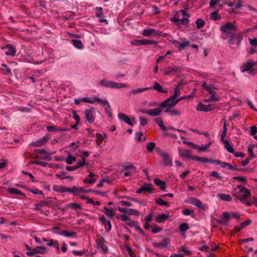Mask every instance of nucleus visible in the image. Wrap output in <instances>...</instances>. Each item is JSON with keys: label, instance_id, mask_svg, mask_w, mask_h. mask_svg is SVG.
I'll use <instances>...</instances> for the list:
<instances>
[{"label": "nucleus", "instance_id": "obj_1", "mask_svg": "<svg viewBox=\"0 0 257 257\" xmlns=\"http://www.w3.org/2000/svg\"><path fill=\"white\" fill-rule=\"evenodd\" d=\"M232 195L235 198L239 200L245 205L250 206L252 202L247 200L248 197L251 196V192L249 189L241 185H238L232 191Z\"/></svg>", "mask_w": 257, "mask_h": 257}, {"label": "nucleus", "instance_id": "obj_12", "mask_svg": "<svg viewBox=\"0 0 257 257\" xmlns=\"http://www.w3.org/2000/svg\"><path fill=\"white\" fill-rule=\"evenodd\" d=\"M153 190V186L152 184L145 183L141 188H139L137 190L136 192L138 194H141V193H143V192L147 191L150 193H151Z\"/></svg>", "mask_w": 257, "mask_h": 257}, {"label": "nucleus", "instance_id": "obj_54", "mask_svg": "<svg viewBox=\"0 0 257 257\" xmlns=\"http://www.w3.org/2000/svg\"><path fill=\"white\" fill-rule=\"evenodd\" d=\"M192 160H196L198 162H202L203 163L208 162L207 158L204 157H199L195 156H194L193 158H192Z\"/></svg>", "mask_w": 257, "mask_h": 257}, {"label": "nucleus", "instance_id": "obj_31", "mask_svg": "<svg viewBox=\"0 0 257 257\" xmlns=\"http://www.w3.org/2000/svg\"><path fill=\"white\" fill-rule=\"evenodd\" d=\"M154 182L157 186L159 187L161 190H164L166 188V183L164 181L158 178H155L154 179Z\"/></svg>", "mask_w": 257, "mask_h": 257}, {"label": "nucleus", "instance_id": "obj_43", "mask_svg": "<svg viewBox=\"0 0 257 257\" xmlns=\"http://www.w3.org/2000/svg\"><path fill=\"white\" fill-rule=\"evenodd\" d=\"M212 144V142H210L203 146H199L197 145L196 149H197L199 151H205L210 147Z\"/></svg>", "mask_w": 257, "mask_h": 257}, {"label": "nucleus", "instance_id": "obj_9", "mask_svg": "<svg viewBox=\"0 0 257 257\" xmlns=\"http://www.w3.org/2000/svg\"><path fill=\"white\" fill-rule=\"evenodd\" d=\"M188 203L190 204L194 205L200 209L202 210H205L206 207L205 205H204L202 202L197 198L194 197H190L188 198V200L187 202Z\"/></svg>", "mask_w": 257, "mask_h": 257}, {"label": "nucleus", "instance_id": "obj_59", "mask_svg": "<svg viewBox=\"0 0 257 257\" xmlns=\"http://www.w3.org/2000/svg\"><path fill=\"white\" fill-rule=\"evenodd\" d=\"M217 165H220L222 168H225L228 167V169H233V166L226 162H221L218 160V162H217Z\"/></svg>", "mask_w": 257, "mask_h": 257}, {"label": "nucleus", "instance_id": "obj_26", "mask_svg": "<svg viewBox=\"0 0 257 257\" xmlns=\"http://www.w3.org/2000/svg\"><path fill=\"white\" fill-rule=\"evenodd\" d=\"M7 50L6 51L5 54L8 56H14L16 54V49L14 47L11 45H7L6 46Z\"/></svg>", "mask_w": 257, "mask_h": 257}, {"label": "nucleus", "instance_id": "obj_35", "mask_svg": "<svg viewBox=\"0 0 257 257\" xmlns=\"http://www.w3.org/2000/svg\"><path fill=\"white\" fill-rule=\"evenodd\" d=\"M71 42L76 48L78 49H82L83 48V45L80 40L72 39Z\"/></svg>", "mask_w": 257, "mask_h": 257}, {"label": "nucleus", "instance_id": "obj_27", "mask_svg": "<svg viewBox=\"0 0 257 257\" xmlns=\"http://www.w3.org/2000/svg\"><path fill=\"white\" fill-rule=\"evenodd\" d=\"M171 107H170V106L165 107L164 108V111L165 112L169 113L172 116H177V115H179L180 114V112L178 110H176V109L171 110L170 108Z\"/></svg>", "mask_w": 257, "mask_h": 257}, {"label": "nucleus", "instance_id": "obj_62", "mask_svg": "<svg viewBox=\"0 0 257 257\" xmlns=\"http://www.w3.org/2000/svg\"><path fill=\"white\" fill-rule=\"evenodd\" d=\"M72 253L74 255L81 256L85 254V249H83V250H82L80 251H77L75 250H73L72 251Z\"/></svg>", "mask_w": 257, "mask_h": 257}, {"label": "nucleus", "instance_id": "obj_10", "mask_svg": "<svg viewBox=\"0 0 257 257\" xmlns=\"http://www.w3.org/2000/svg\"><path fill=\"white\" fill-rule=\"evenodd\" d=\"M196 109L198 111L208 112L213 110L214 108L211 104L206 105L202 102H199L196 106Z\"/></svg>", "mask_w": 257, "mask_h": 257}, {"label": "nucleus", "instance_id": "obj_49", "mask_svg": "<svg viewBox=\"0 0 257 257\" xmlns=\"http://www.w3.org/2000/svg\"><path fill=\"white\" fill-rule=\"evenodd\" d=\"M27 190L34 194H38V195H41L44 196V193L42 192V191H41L37 188H34V189L28 188Z\"/></svg>", "mask_w": 257, "mask_h": 257}, {"label": "nucleus", "instance_id": "obj_64", "mask_svg": "<svg viewBox=\"0 0 257 257\" xmlns=\"http://www.w3.org/2000/svg\"><path fill=\"white\" fill-rule=\"evenodd\" d=\"M233 179L237 181V182H246V179L243 176H235L233 177Z\"/></svg>", "mask_w": 257, "mask_h": 257}, {"label": "nucleus", "instance_id": "obj_37", "mask_svg": "<svg viewBox=\"0 0 257 257\" xmlns=\"http://www.w3.org/2000/svg\"><path fill=\"white\" fill-rule=\"evenodd\" d=\"M152 87H145V88H137L136 89H133L131 91V93L133 94H137L138 93H141L143 92L146 91L147 90H148L149 89H152Z\"/></svg>", "mask_w": 257, "mask_h": 257}, {"label": "nucleus", "instance_id": "obj_15", "mask_svg": "<svg viewBox=\"0 0 257 257\" xmlns=\"http://www.w3.org/2000/svg\"><path fill=\"white\" fill-rule=\"evenodd\" d=\"M99 220L104 226L106 231H109L111 230V224L110 220H106L104 216H101L99 217Z\"/></svg>", "mask_w": 257, "mask_h": 257}, {"label": "nucleus", "instance_id": "obj_55", "mask_svg": "<svg viewBox=\"0 0 257 257\" xmlns=\"http://www.w3.org/2000/svg\"><path fill=\"white\" fill-rule=\"evenodd\" d=\"M123 169L125 171L130 170L131 171H134V172H135L136 171V168L134 166L130 164H128L124 166L123 167Z\"/></svg>", "mask_w": 257, "mask_h": 257}, {"label": "nucleus", "instance_id": "obj_58", "mask_svg": "<svg viewBox=\"0 0 257 257\" xmlns=\"http://www.w3.org/2000/svg\"><path fill=\"white\" fill-rule=\"evenodd\" d=\"M182 213L184 215H191L192 217H194V211L193 210H191L189 209H185L182 211Z\"/></svg>", "mask_w": 257, "mask_h": 257}, {"label": "nucleus", "instance_id": "obj_30", "mask_svg": "<svg viewBox=\"0 0 257 257\" xmlns=\"http://www.w3.org/2000/svg\"><path fill=\"white\" fill-rule=\"evenodd\" d=\"M217 196L219 199L223 201L230 202L232 200L231 196L229 194L219 193L217 194Z\"/></svg>", "mask_w": 257, "mask_h": 257}, {"label": "nucleus", "instance_id": "obj_11", "mask_svg": "<svg viewBox=\"0 0 257 257\" xmlns=\"http://www.w3.org/2000/svg\"><path fill=\"white\" fill-rule=\"evenodd\" d=\"M178 151L180 156L184 158L192 160V158L194 157L192 155V152L190 150L179 148Z\"/></svg>", "mask_w": 257, "mask_h": 257}, {"label": "nucleus", "instance_id": "obj_56", "mask_svg": "<svg viewBox=\"0 0 257 257\" xmlns=\"http://www.w3.org/2000/svg\"><path fill=\"white\" fill-rule=\"evenodd\" d=\"M223 130L221 134V142H223V140H226L224 139L227 133V128H226V122H224L223 124Z\"/></svg>", "mask_w": 257, "mask_h": 257}, {"label": "nucleus", "instance_id": "obj_39", "mask_svg": "<svg viewBox=\"0 0 257 257\" xmlns=\"http://www.w3.org/2000/svg\"><path fill=\"white\" fill-rule=\"evenodd\" d=\"M131 44L136 46L146 45V40H134L131 42Z\"/></svg>", "mask_w": 257, "mask_h": 257}, {"label": "nucleus", "instance_id": "obj_21", "mask_svg": "<svg viewBox=\"0 0 257 257\" xmlns=\"http://www.w3.org/2000/svg\"><path fill=\"white\" fill-rule=\"evenodd\" d=\"M224 145V148L230 153H234L232 144L228 140H223L222 142Z\"/></svg>", "mask_w": 257, "mask_h": 257}, {"label": "nucleus", "instance_id": "obj_29", "mask_svg": "<svg viewBox=\"0 0 257 257\" xmlns=\"http://www.w3.org/2000/svg\"><path fill=\"white\" fill-rule=\"evenodd\" d=\"M7 191L10 194H16V195H19L23 196H25V194L22 192L21 190L16 189L14 188H9L7 189Z\"/></svg>", "mask_w": 257, "mask_h": 257}, {"label": "nucleus", "instance_id": "obj_4", "mask_svg": "<svg viewBox=\"0 0 257 257\" xmlns=\"http://www.w3.org/2000/svg\"><path fill=\"white\" fill-rule=\"evenodd\" d=\"M99 83L101 86L110 88L121 89L127 87V85L124 83H117L106 79H102Z\"/></svg>", "mask_w": 257, "mask_h": 257}, {"label": "nucleus", "instance_id": "obj_2", "mask_svg": "<svg viewBox=\"0 0 257 257\" xmlns=\"http://www.w3.org/2000/svg\"><path fill=\"white\" fill-rule=\"evenodd\" d=\"M219 30L223 39L229 38L228 43L229 45L234 44V39L236 36V31L237 30L236 26L234 24L227 22L222 25L220 27Z\"/></svg>", "mask_w": 257, "mask_h": 257}, {"label": "nucleus", "instance_id": "obj_53", "mask_svg": "<svg viewBox=\"0 0 257 257\" xmlns=\"http://www.w3.org/2000/svg\"><path fill=\"white\" fill-rule=\"evenodd\" d=\"M156 202L159 205L166 206L167 207H169L170 206V203L169 202L163 200L161 198L156 199Z\"/></svg>", "mask_w": 257, "mask_h": 257}, {"label": "nucleus", "instance_id": "obj_46", "mask_svg": "<svg viewBox=\"0 0 257 257\" xmlns=\"http://www.w3.org/2000/svg\"><path fill=\"white\" fill-rule=\"evenodd\" d=\"M129 216L126 214H117L116 215V218L122 221H126L128 219Z\"/></svg>", "mask_w": 257, "mask_h": 257}, {"label": "nucleus", "instance_id": "obj_8", "mask_svg": "<svg viewBox=\"0 0 257 257\" xmlns=\"http://www.w3.org/2000/svg\"><path fill=\"white\" fill-rule=\"evenodd\" d=\"M211 96H217L216 94V91L218 90V88L213 84H208L206 81L202 83L201 85Z\"/></svg>", "mask_w": 257, "mask_h": 257}, {"label": "nucleus", "instance_id": "obj_5", "mask_svg": "<svg viewBox=\"0 0 257 257\" xmlns=\"http://www.w3.org/2000/svg\"><path fill=\"white\" fill-rule=\"evenodd\" d=\"M254 66H255V62L251 59L248 60L240 67V71L242 73L248 72V74H254L255 69L253 68Z\"/></svg>", "mask_w": 257, "mask_h": 257}, {"label": "nucleus", "instance_id": "obj_19", "mask_svg": "<svg viewBox=\"0 0 257 257\" xmlns=\"http://www.w3.org/2000/svg\"><path fill=\"white\" fill-rule=\"evenodd\" d=\"M68 192L74 196L79 195L80 193H82V187H78L74 186L71 188H68Z\"/></svg>", "mask_w": 257, "mask_h": 257}, {"label": "nucleus", "instance_id": "obj_20", "mask_svg": "<svg viewBox=\"0 0 257 257\" xmlns=\"http://www.w3.org/2000/svg\"><path fill=\"white\" fill-rule=\"evenodd\" d=\"M53 190L58 193L68 192V187L62 185H54L53 186Z\"/></svg>", "mask_w": 257, "mask_h": 257}, {"label": "nucleus", "instance_id": "obj_61", "mask_svg": "<svg viewBox=\"0 0 257 257\" xmlns=\"http://www.w3.org/2000/svg\"><path fill=\"white\" fill-rule=\"evenodd\" d=\"M128 214V215H134L136 216H139L140 215V213L138 210L132 208L129 209Z\"/></svg>", "mask_w": 257, "mask_h": 257}, {"label": "nucleus", "instance_id": "obj_24", "mask_svg": "<svg viewBox=\"0 0 257 257\" xmlns=\"http://www.w3.org/2000/svg\"><path fill=\"white\" fill-rule=\"evenodd\" d=\"M169 217V214L163 213L158 215L155 218V220L158 223H163L165 222Z\"/></svg>", "mask_w": 257, "mask_h": 257}, {"label": "nucleus", "instance_id": "obj_32", "mask_svg": "<svg viewBox=\"0 0 257 257\" xmlns=\"http://www.w3.org/2000/svg\"><path fill=\"white\" fill-rule=\"evenodd\" d=\"M47 245L48 246H53L57 250H60L59 243L57 240L54 239H49V242L47 243Z\"/></svg>", "mask_w": 257, "mask_h": 257}, {"label": "nucleus", "instance_id": "obj_63", "mask_svg": "<svg viewBox=\"0 0 257 257\" xmlns=\"http://www.w3.org/2000/svg\"><path fill=\"white\" fill-rule=\"evenodd\" d=\"M84 166H87V163L84 160L81 159V160H79L77 162L76 166L77 169L82 167Z\"/></svg>", "mask_w": 257, "mask_h": 257}, {"label": "nucleus", "instance_id": "obj_36", "mask_svg": "<svg viewBox=\"0 0 257 257\" xmlns=\"http://www.w3.org/2000/svg\"><path fill=\"white\" fill-rule=\"evenodd\" d=\"M190 226L187 223H183L179 225V230L180 232L184 234L186 231L189 229Z\"/></svg>", "mask_w": 257, "mask_h": 257}, {"label": "nucleus", "instance_id": "obj_52", "mask_svg": "<svg viewBox=\"0 0 257 257\" xmlns=\"http://www.w3.org/2000/svg\"><path fill=\"white\" fill-rule=\"evenodd\" d=\"M196 24L197 28L198 29H201L204 26L205 23L203 20L201 19H198L196 20Z\"/></svg>", "mask_w": 257, "mask_h": 257}, {"label": "nucleus", "instance_id": "obj_51", "mask_svg": "<svg viewBox=\"0 0 257 257\" xmlns=\"http://www.w3.org/2000/svg\"><path fill=\"white\" fill-rule=\"evenodd\" d=\"M103 15V10L101 7H96L95 9V16L97 18L102 17Z\"/></svg>", "mask_w": 257, "mask_h": 257}, {"label": "nucleus", "instance_id": "obj_40", "mask_svg": "<svg viewBox=\"0 0 257 257\" xmlns=\"http://www.w3.org/2000/svg\"><path fill=\"white\" fill-rule=\"evenodd\" d=\"M155 121L156 122V123H157L158 124V125L160 127V128L162 130H163L164 131L166 130V127L164 125L163 121L161 118H160V117L156 118L155 119Z\"/></svg>", "mask_w": 257, "mask_h": 257}, {"label": "nucleus", "instance_id": "obj_22", "mask_svg": "<svg viewBox=\"0 0 257 257\" xmlns=\"http://www.w3.org/2000/svg\"><path fill=\"white\" fill-rule=\"evenodd\" d=\"M118 117L120 120L124 121L127 124H129L132 126L133 125V123L131 121L130 117L126 114L122 113H119L118 114Z\"/></svg>", "mask_w": 257, "mask_h": 257}, {"label": "nucleus", "instance_id": "obj_44", "mask_svg": "<svg viewBox=\"0 0 257 257\" xmlns=\"http://www.w3.org/2000/svg\"><path fill=\"white\" fill-rule=\"evenodd\" d=\"M210 18L212 20L217 21L220 20L221 19V16L218 14L217 11H215L210 14Z\"/></svg>", "mask_w": 257, "mask_h": 257}, {"label": "nucleus", "instance_id": "obj_17", "mask_svg": "<svg viewBox=\"0 0 257 257\" xmlns=\"http://www.w3.org/2000/svg\"><path fill=\"white\" fill-rule=\"evenodd\" d=\"M54 233H57L63 236L66 237H75L76 233L74 231H68L67 230H62L61 231H53Z\"/></svg>", "mask_w": 257, "mask_h": 257}, {"label": "nucleus", "instance_id": "obj_41", "mask_svg": "<svg viewBox=\"0 0 257 257\" xmlns=\"http://www.w3.org/2000/svg\"><path fill=\"white\" fill-rule=\"evenodd\" d=\"M257 147V145H249L248 147L247 152L249 155V156L252 159L255 158V156L253 153L254 148Z\"/></svg>", "mask_w": 257, "mask_h": 257}, {"label": "nucleus", "instance_id": "obj_33", "mask_svg": "<svg viewBox=\"0 0 257 257\" xmlns=\"http://www.w3.org/2000/svg\"><path fill=\"white\" fill-rule=\"evenodd\" d=\"M103 212L110 218H113L115 213L111 208H108L106 207H103Z\"/></svg>", "mask_w": 257, "mask_h": 257}, {"label": "nucleus", "instance_id": "obj_25", "mask_svg": "<svg viewBox=\"0 0 257 257\" xmlns=\"http://www.w3.org/2000/svg\"><path fill=\"white\" fill-rule=\"evenodd\" d=\"M165 108H162L160 106V108H155L153 109H150L149 115L150 116H156L161 114L162 110L164 109Z\"/></svg>", "mask_w": 257, "mask_h": 257}, {"label": "nucleus", "instance_id": "obj_60", "mask_svg": "<svg viewBox=\"0 0 257 257\" xmlns=\"http://www.w3.org/2000/svg\"><path fill=\"white\" fill-rule=\"evenodd\" d=\"M219 97L218 96H210V97L205 99L204 101L205 102H210L213 101H218Z\"/></svg>", "mask_w": 257, "mask_h": 257}, {"label": "nucleus", "instance_id": "obj_42", "mask_svg": "<svg viewBox=\"0 0 257 257\" xmlns=\"http://www.w3.org/2000/svg\"><path fill=\"white\" fill-rule=\"evenodd\" d=\"M97 97L94 96L92 98L84 97L81 98L82 101L93 104L96 102Z\"/></svg>", "mask_w": 257, "mask_h": 257}, {"label": "nucleus", "instance_id": "obj_16", "mask_svg": "<svg viewBox=\"0 0 257 257\" xmlns=\"http://www.w3.org/2000/svg\"><path fill=\"white\" fill-rule=\"evenodd\" d=\"M170 243V239L169 238L164 239L162 242H154L153 246L156 248L167 247Z\"/></svg>", "mask_w": 257, "mask_h": 257}, {"label": "nucleus", "instance_id": "obj_13", "mask_svg": "<svg viewBox=\"0 0 257 257\" xmlns=\"http://www.w3.org/2000/svg\"><path fill=\"white\" fill-rule=\"evenodd\" d=\"M46 250L47 249L45 247L36 246V247L33 248V252H27L26 254L29 256H32L36 253L45 254L46 252Z\"/></svg>", "mask_w": 257, "mask_h": 257}, {"label": "nucleus", "instance_id": "obj_28", "mask_svg": "<svg viewBox=\"0 0 257 257\" xmlns=\"http://www.w3.org/2000/svg\"><path fill=\"white\" fill-rule=\"evenodd\" d=\"M162 158L164 164L165 165L168 166H172V159L170 157V156L167 153H166Z\"/></svg>", "mask_w": 257, "mask_h": 257}, {"label": "nucleus", "instance_id": "obj_14", "mask_svg": "<svg viewBox=\"0 0 257 257\" xmlns=\"http://www.w3.org/2000/svg\"><path fill=\"white\" fill-rule=\"evenodd\" d=\"M49 138L46 135L44 138L31 143V145L35 147H39L44 145L49 140Z\"/></svg>", "mask_w": 257, "mask_h": 257}, {"label": "nucleus", "instance_id": "obj_3", "mask_svg": "<svg viewBox=\"0 0 257 257\" xmlns=\"http://www.w3.org/2000/svg\"><path fill=\"white\" fill-rule=\"evenodd\" d=\"M180 95V89L179 86H177L174 89L173 94L168 98L164 100L160 104V106L162 108H165L166 106L174 107L177 104H175L177 98Z\"/></svg>", "mask_w": 257, "mask_h": 257}, {"label": "nucleus", "instance_id": "obj_34", "mask_svg": "<svg viewBox=\"0 0 257 257\" xmlns=\"http://www.w3.org/2000/svg\"><path fill=\"white\" fill-rule=\"evenodd\" d=\"M153 88L159 92L164 93H167L168 92L167 90H164L161 85L157 82L154 83Z\"/></svg>", "mask_w": 257, "mask_h": 257}, {"label": "nucleus", "instance_id": "obj_7", "mask_svg": "<svg viewBox=\"0 0 257 257\" xmlns=\"http://www.w3.org/2000/svg\"><path fill=\"white\" fill-rule=\"evenodd\" d=\"M84 114L87 121L90 123H93L95 117V111L93 107L87 109L84 111Z\"/></svg>", "mask_w": 257, "mask_h": 257}, {"label": "nucleus", "instance_id": "obj_47", "mask_svg": "<svg viewBox=\"0 0 257 257\" xmlns=\"http://www.w3.org/2000/svg\"><path fill=\"white\" fill-rule=\"evenodd\" d=\"M47 130L49 132H52V131H55V132H57V131H59V132H64V131H65L66 130V129H62V128H61L60 127L59 128H57L55 126H48L47 127Z\"/></svg>", "mask_w": 257, "mask_h": 257}, {"label": "nucleus", "instance_id": "obj_50", "mask_svg": "<svg viewBox=\"0 0 257 257\" xmlns=\"http://www.w3.org/2000/svg\"><path fill=\"white\" fill-rule=\"evenodd\" d=\"M156 144L154 142H150L147 145V149L149 152L152 153L156 149Z\"/></svg>", "mask_w": 257, "mask_h": 257}, {"label": "nucleus", "instance_id": "obj_45", "mask_svg": "<svg viewBox=\"0 0 257 257\" xmlns=\"http://www.w3.org/2000/svg\"><path fill=\"white\" fill-rule=\"evenodd\" d=\"M79 153L81 159L86 161V158L89 156V153L86 151H79Z\"/></svg>", "mask_w": 257, "mask_h": 257}, {"label": "nucleus", "instance_id": "obj_38", "mask_svg": "<svg viewBox=\"0 0 257 257\" xmlns=\"http://www.w3.org/2000/svg\"><path fill=\"white\" fill-rule=\"evenodd\" d=\"M179 70V68L177 66H174L172 67H169L167 70H165V73L166 75H171L173 73L177 72Z\"/></svg>", "mask_w": 257, "mask_h": 257}, {"label": "nucleus", "instance_id": "obj_23", "mask_svg": "<svg viewBox=\"0 0 257 257\" xmlns=\"http://www.w3.org/2000/svg\"><path fill=\"white\" fill-rule=\"evenodd\" d=\"M180 12L182 14V15L184 17V18H182L180 20V21L183 25H188L189 22L188 18L190 17V15L188 13H187L184 10H182L180 11Z\"/></svg>", "mask_w": 257, "mask_h": 257}, {"label": "nucleus", "instance_id": "obj_18", "mask_svg": "<svg viewBox=\"0 0 257 257\" xmlns=\"http://www.w3.org/2000/svg\"><path fill=\"white\" fill-rule=\"evenodd\" d=\"M142 34L145 37H149L153 34L158 36L161 35L160 33L153 29H145L143 31Z\"/></svg>", "mask_w": 257, "mask_h": 257}, {"label": "nucleus", "instance_id": "obj_57", "mask_svg": "<svg viewBox=\"0 0 257 257\" xmlns=\"http://www.w3.org/2000/svg\"><path fill=\"white\" fill-rule=\"evenodd\" d=\"M152 232L155 234L160 232L162 230V228L158 226L157 225H153L152 226Z\"/></svg>", "mask_w": 257, "mask_h": 257}, {"label": "nucleus", "instance_id": "obj_6", "mask_svg": "<svg viewBox=\"0 0 257 257\" xmlns=\"http://www.w3.org/2000/svg\"><path fill=\"white\" fill-rule=\"evenodd\" d=\"M96 247L98 249H100L104 253H107L108 251V247L105 244V240L104 238L101 236L97 237L95 240Z\"/></svg>", "mask_w": 257, "mask_h": 257}, {"label": "nucleus", "instance_id": "obj_48", "mask_svg": "<svg viewBox=\"0 0 257 257\" xmlns=\"http://www.w3.org/2000/svg\"><path fill=\"white\" fill-rule=\"evenodd\" d=\"M76 160V157L72 156L71 154H69L67 156V157L66 159V162L67 164L70 165L73 163V162Z\"/></svg>", "mask_w": 257, "mask_h": 257}]
</instances>
